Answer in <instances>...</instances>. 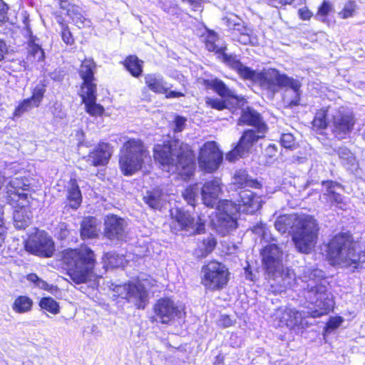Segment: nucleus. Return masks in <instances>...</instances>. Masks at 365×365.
<instances>
[{"label":"nucleus","mask_w":365,"mask_h":365,"mask_svg":"<svg viewBox=\"0 0 365 365\" xmlns=\"http://www.w3.org/2000/svg\"><path fill=\"white\" fill-rule=\"evenodd\" d=\"M99 229L98 222L93 217H84L81 224V236L82 239H92L98 236Z\"/></svg>","instance_id":"nucleus-34"},{"label":"nucleus","mask_w":365,"mask_h":365,"mask_svg":"<svg viewBox=\"0 0 365 365\" xmlns=\"http://www.w3.org/2000/svg\"><path fill=\"white\" fill-rule=\"evenodd\" d=\"M198 188L197 185H193L187 187L182 193L184 199L190 205H195V198L197 195Z\"/></svg>","instance_id":"nucleus-49"},{"label":"nucleus","mask_w":365,"mask_h":365,"mask_svg":"<svg viewBox=\"0 0 365 365\" xmlns=\"http://www.w3.org/2000/svg\"><path fill=\"white\" fill-rule=\"evenodd\" d=\"M145 82L150 90L157 93H165L170 88L167 82L159 74H147Z\"/></svg>","instance_id":"nucleus-31"},{"label":"nucleus","mask_w":365,"mask_h":365,"mask_svg":"<svg viewBox=\"0 0 365 365\" xmlns=\"http://www.w3.org/2000/svg\"><path fill=\"white\" fill-rule=\"evenodd\" d=\"M216 245V240L210 235L198 244L195 254L200 257H205L214 250Z\"/></svg>","instance_id":"nucleus-37"},{"label":"nucleus","mask_w":365,"mask_h":365,"mask_svg":"<svg viewBox=\"0 0 365 365\" xmlns=\"http://www.w3.org/2000/svg\"><path fill=\"white\" fill-rule=\"evenodd\" d=\"M27 279L36 285L40 278L36 274H30L28 275Z\"/></svg>","instance_id":"nucleus-63"},{"label":"nucleus","mask_w":365,"mask_h":365,"mask_svg":"<svg viewBox=\"0 0 365 365\" xmlns=\"http://www.w3.org/2000/svg\"><path fill=\"white\" fill-rule=\"evenodd\" d=\"M355 123V116L348 108L328 106L317 111L312 125L315 129H324L329 125L334 136L343 140L349 136Z\"/></svg>","instance_id":"nucleus-3"},{"label":"nucleus","mask_w":365,"mask_h":365,"mask_svg":"<svg viewBox=\"0 0 365 365\" xmlns=\"http://www.w3.org/2000/svg\"><path fill=\"white\" fill-rule=\"evenodd\" d=\"M302 219V215H297L295 214L292 215H284L278 217L274 222V227L276 230L282 233H286L289 232L290 230L294 232V230L299 225V220Z\"/></svg>","instance_id":"nucleus-28"},{"label":"nucleus","mask_w":365,"mask_h":365,"mask_svg":"<svg viewBox=\"0 0 365 365\" xmlns=\"http://www.w3.org/2000/svg\"><path fill=\"white\" fill-rule=\"evenodd\" d=\"M299 15L303 20H309L312 16V13L306 8L299 10Z\"/></svg>","instance_id":"nucleus-61"},{"label":"nucleus","mask_w":365,"mask_h":365,"mask_svg":"<svg viewBox=\"0 0 365 365\" xmlns=\"http://www.w3.org/2000/svg\"><path fill=\"white\" fill-rule=\"evenodd\" d=\"M227 26L233 31V38L237 39L240 43L245 45L253 43V38L251 36L252 31L245 26L240 20L235 22L234 20L229 19H227Z\"/></svg>","instance_id":"nucleus-26"},{"label":"nucleus","mask_w":365,"mask_h":365,"mask_svg":"<svg viewBox=\"0 0 365 365\" xmlns=\"http://www.w3.org/2000/svg\"><path fill=\"white\" fill-rule=\"evenodd\" d=\"M8 10V5L3 0H0V26L9 20Z\"/></svg>","instance_id":"nucleus-53"},{"label":"nucleus","mask_w":365,"mask_h":365,"mask_svg":"<svg viewBox=\"0 0 365 365\" xmlns=\"http://www.w3.org/2000/svg\"><path fill=\"white\" fill-rule=\"evenodd\" d=\"M239 209L240 207L230 200L220 201L217 207L216 215L212 219V223L216 232L225 236L236 229L237 226L236 215L239 212Z\"/></svg>","instance_id":"nucleus-10"},{"label":"nucleus","mask_w":365,"mask_h":365,"mask_svg":"<svg viewBox=\"0 0 365 365\" xmlns=\"http://www.w3.org/2000/svg\"><path fill=\"white\" fill-rule=\"evenodd\" d=\"M205 84L208 88L214 90L221 97L232 101V103L237 105L240 103V97L234 91L230 89L222 81L217 78L206 80Z\"/></svg>","instance_id":"nucleus-25"},{"label":"nucleus","mask_w":365,"mask_h":365,"mask_svg":"<svg viewBox=\"0 0 365 365\" xmlns=\"http://www.w3.org/2000/svg\"><path fill=\"white\" fill-rule=\"evenodd\" d=\"M239 198L232 203L240 207L239 212L247 211L253 212L257 210L259 207V199L250 190H241L239 193Z\"/></svg>","instance_id":"nucleus-23"},{"label":"nucleus","mask_w":365,"mask_h":365,"mask_svg":"<svg viewBox=\"0 0 365 365\" xmlns=\"http://www.w3.org/2000/svg\"><path fill=\"white\" fill-rule=\"evenodd\" d=\"M322 185L325 189L323 194L324 198L331 206H335L340 209H344L346 206L344 197L340 192L343 190L341 184L334 181H323Z\"/></svg>","instance_id":"nucleus-20"},{"label":"nucleus","mask_w":365,"mask_h":365,"mask_svg":"<svg viewBox=\"0 0 365 365\" xmlns=\"http://www.w3.org/2000/svg\"><path fill=\"white\" fill-rule=\"evenodd\" d=\"M222 60L230 67L236 71L241 78L247 80H254L256 77L255 71L242 64L236 56L222 54Z\"/></svg>","instance_id":"nucleus-24"},{"label":"nucleus","mask_w":365,"mask_h":365,"mask_svg":"<svg viewBox=\"0 0 365 365\" xmlns=\"http://www.w3.org/2000/svg\"><path fill=\"white\" fill-rule=\"evenodd\" d=\"M58 230H59V232H58L59 238L61 240L66 239L69 234V231L67 228V225L64 223H62V224L59 225Z\"/></svg>","instance_id":"nucleus-58"},{"label":"nucleus","mask_w":365,"mask_h":365,"mask_svg":"<svg viewBox=\"0 0 365 365\" xmlns=\"http://www.w3.org/2000/svg\"><path fill=\"white\" fill-rule=\"evenodd\" d=\"M61 37L62 40L68 45H71L74 42L71 33L69 31L68 26H63Z\"/></svg>","instance_id":"nucleus-55"},{"label":"nucleus","mask_w":365,"mask_h":365,"mask_svg":"<svg viewBox=\"0 0 365 365\" xmlns=\"http://www.w3.org/2000/svg\"><path fill=\"white\" fill-rule=\"evenodd\" d=\"M28 58L32 61H41L44 59L43 50L34 39H31L28 44Z\"/></svg>","instance_id":"nucleus-39"},{"label":"nucleus","mask_w":365,"mask_h":365,"mask_svg":"<svg viewBox=\"0 0 365 365\" xmlns=\"http://www.w3.org/2000/svg\"><path fill=\"white\" fill-rule=\"evenodd\" d=\"M264 269L274 292H284L287 289H294L300 285L304 289V297L307 302L313 305L310 312H301L290 309L289 328L304 327L306 317L316 318L327 314L332 309L334 302L327 287L322 284L323 272L319 269L304 268L303 274L296 278L295 273L288 267H284L282 261V250L275 244L267 245L261 252Z\"/></svg>","instance_id":"nucleus-1"},{"label":"nucleus","mask_w":365,"mask_h":365,"mask_svg":"<svg viewBox=\"0 0 365 365\" xmlns=\"http://www.w3.org/2000/svg\"><path fill=\"white\" fill-rule=\"evenodd\" d=\"M356 9V4L354 1H348L343 9V10L339 13V16L341 19H347L354 16Z\"/></svg>","instance_id":"nucleus-50"},{"label":"nucleus","mask_w":365,"mask_h":365,"mask_svg":"<svg viewBox=\"0 0 365 365\" xmlns=\"http://www.w3.org/2000/svg\"><path fill=\"white\" fill-rule=\"evenodd\" d=\"M277 153V147L274 144L269 145L265 149V153L270 158L276 155Z\"/></svg>","instance_id":"nucleus-60"},{"label":"nucleus","mask_w":365,"mask_h":365,"mask_svg":"<svg viewBox=\"0 0 365 365\" xmlns=\"http://www.w3.org/2000/svg\"><path fill=\"white\" fill-rule=\"evenodd\" d=\"M261 85L262 87L276 92L280 88H287L293 93L294 96L292 99L284 101L289 106H297L299 105L300 101V87L301 83L298 80L290 78L285 74H281L276 69H268L262 74Z\"/></svg>","instance_id":"nucleus-7"},{"label":"nucleus","mask_w":365,"mask_h":365,"mask_svg":"<svg viewBox=\"0 0 365 365\" xmlns=\"http://www.w3.org/2000/svg\"><path fill=\"white\" fill-rule=\"evenodd\" d=\"M153 156L160 164L162 169L167 172L178 173L185 179L193 174L194 155L188 145L180 140L155 145Z\"/></svg>","instance_id":"nucleus-2"},{"label":"nucleus","mask_w":365,"mask_h":365,"mask_svg":"<svg viewBox=\"0 0 365 365\" xmlns=\"http://www.w3.org/2000/svg\"><path fill=\"white\" fill-rule=\"evenodd\" d=\"M290 314L289 308L279 307L274 311L272 317L277 322V326L289 327Z\"/></svg>","instance_id":"nucleus-41"},{"label":"nucleus","mask_w":365,"mask_h":365,"mask_svg":"<svg viewBox=\"0 0 365 365\" xmlns=\"http://www.w3.org/2000/svg\"><path fill=\"white\" fill-rule=\"evenodd\" d=\"M10 202H19L21 206L29 205L31 197L25 193L29 189L28 180L23 178H12L6 186Z\"/></svg>","instance_id":"nucleus-18"},{"label":"nucleus","mask_w":365,"mask_h":365,"mask_svg":"<svg viewBox=\"0 0 365 365\" xmlns=\"http://www.w3.org/2000/svg\"><path fill=\"white\" fill-rule=\"evenodd\" d=\"M70 10V14L68 16L72 19L73 22L78 27L82 28L88 25L89 21L83 16L80 7L76 6Z\"/></svg>","instance_id":"nucleus-43"},{"label":"nucleus","mask_w":365,"mask_h":365,"mask_svg":"<svg viewBox=\"0 0 365 365\" xmlns=\"http://www.w3.org/2000/svg\"><path fill=\"white\" fill-rule=\"evenodd\" d=\"M165 94H166V98H180V97H182L184 96V94L181 92H177V91H167V93H165Z\"/></svg>","instance_id":"nucleus-62"},{"label":"nucleus","mask_w":365,"mask_h":365,"mask_svg":"<svg viewBox=\"0 0 365 365\" xmlns=\"http://www.w3.org/2000/svg\"><path fill=\"white\" fill-rule=\"evenodd\" d=\"M104 264L106 268H114L123 266L124 258L115 253H107L103 257Z\"/></svg>","instance_id":"nucleus-42"},{"label":"nucleus","mask_w":365,"mask_h":365,"mask_svg":"<svg viewBox=\"0 0 365 365\" xmlns=\"http://www.w3.org/2000/svg\"><path fill=\"white\" fill-rule=\"evenodd\" d=\"M230 272L222 263L210 261L201 269V284L209 291L224 289L229 281Z\"/></svg>","instance_id":"nucleus-9"},{"label":"nucleus","mask_w":365,"mask_h":365,"mask_svg":"<svg viewBox=\"0 0 365 365\" xmlns=\"http://www.w3.org/2000/svg\"><path fill=\"white\" fill-rule=\"evenodd\" d=\"M40 307L51 312V314H56L59 312V306L58 303L51 297L42 298L39 302Z\"/></svg>","instance_id":"nucleus-44"},{"label":"nucleus","mask_w":365,"mask_h":365,"mask_svg":"<svg viewBox=\"0 0 365 365\" xmlns=\"http://www.w3.org/2000/svg\"><path fill=\"white\" fill-rule=\"evenodd\" d=\"M112 153V147L108 143H101L89 153L86 161L93 166L105 165L108 163Z\"/></svg>","instance_id":"nucleus-22"},{"label":"nucleus","mask_w":365,"mask_h":365,"mask_svg":"<svg viewBox=\"0 0 365 365\" xmlns=\"http://www.w3.org/2000/svg\"><path fill=\"white\" fill-rule=\"evenodd\" d=\"M230 100L223 101L217 98L206 97L205 103L207 106L217 110H222L225 108H228V103Z\"/></svg>","instance_id":"nucleus-46"},{"label":"nucleus","mask_w":365,"mask_h":365,"mask_svg":"<svg viewBox=\"0 0 365 365\" xmlns=\"http://www.w3.org/2000/svg\"><path fill=\"white\" fill-rule=\"evenodd\" d=\"M332 10V5L330 2L324 1L319 8L317 16L320 17L322 21H324L327 16Z\"/></svg>","instance_id":"nucleus-51"},{"label":"nucleus","mask_w":365,"mask_h":365,"mask_svg":"<svg viewBox=\"0 0 365 365\" xmlns=\"http://www.w3.org/2000/svg\"><path fill=\"white\" fill-rule=\"evenodd\" d=\"M154 321L161 324H168L175 317L182 318L184 312L181 308L170 298H161L154 304Z\"/></svg>","instance_id":"nucleus-14"},{"label":"nucleus","mask_w":365,"mask_h":365,"mask_svg":"<svg viewBox=\"0 0 365 365\" xmlns=\"http://www.w3.org/2000/svg\"><path fill=\"white\" fill-rule=\"evenodd\" d=\"M326 252L329 261L333 265L356 268L360 263L365 262V251L347 233L333 237L327 245Z\"/></svg>","instance_id":"nucleus-4"},{"label":"nucleus","mask_w":365,"mask_h":365,"mask_svg":"<svg viewBox=\"0 0 365 365\" xmlns=\"http://www.w3.org/2000/svg\"><path fill=\"white\" fill-rule=\"evenodd\" d=\"M343 322V318L341 317H331L327 323V330L335 329L338 328Z\"/></svg>","instance_id":"nucleus-54"},{"label":"nucleus","mask_w":365,"mask_h":365,"mask_svg":"<svg viewBox=\"0 0 365 365\" xmlns=\"http://www.w3.org/2000/svg\"><path fill=\"white\" fill-rule=\"evenodd\" d=\"M66 198L73 209L76 210L81 204L82 195L76 180H70Z\"/></svg>","instance_id":"nucleus-35"},{"label":"nucleus","mask_w":365,"mask_h":365,"mask_svg":"<svg viewBox=\"0 0 365 365\" xmlns=\"http://www.w3.org/2000/svg\"><path fill=\"white\" fill-rule=\"evenodd\" d=\"M219 325L224 327H230L232 325L233 322L232 319L227 315H222L219 320Z\"/></svg>","instance_id":"nucleus-57"},{"label":"nucleus","mask_w":365,"mask_h":365,"mask_svg":"<svg viewBox=\"0 0 365 365\" xmlns=\"http://www.w3.org/2000/svg\"><path fill=\"white\" fill-rule=\"evenodd\" d=\"M238 124L249 125L254 127L253 129H259L261 125H267L262 120L260 114L255 110L249 107L242 110Z\"/></svg>","instance_id":"nucleus-30"},{"label":"nucleus","mask_w":365,"mask_h":365,"mask_svg":"<svg viewBox=\"0 0 365 365\" xmlns=\"http://www.w3.org/2000/svg\"><path fill=\"white\" fill-rule=\"evenodd\" d=\"M116 296L125 299L138 309H144L148 302V292L140 283L115 285L113 288Z\"/></svg>","instance_id":"nucleus-12"},{"label":"nucleus","mask_w":365,"mask_h":365,"mask_svg":"<svg viewBox=\"0 0 365 365\" xmlns=\"http://www.w3.org/2000/svg\"><path fill=\"white\" fill-rule=\"evenodd\" d=\"M150 158L149 152L139 139L127 140L120 149L119 166L124 175L130 176L140 170Z\"/></svg>","instance_id":"nucleus-6"},{"label":"nucleus","mask_w":365,"mask_h":365,"mask_svg":"<svg viewBox=\"0 0 365 365\" xmlns=\"http://www.w3.org/2000/svg\"><path fill=\"white\" fill-rule=\"evenodd\" d=\"M267 130V125H261L259 129L245 130L235 147L226 155V160L235 162L240 158H244L250 152L258 140L264 137Z\"/></svg>","instance_id":"nucleus-11"},{"label":"nucleus","mask_w":365,"mask_h":365,"mask_svg":"<svg viewBox=\"0 0 365 365\" xmlns=\"http://www.w3.org/2000/svg\"><path fill=\"white\" fill-rule=\"evenodd\" d=\"M337 154L344 165H354L356 158L348 148L345 147L339 148L337 150Z\"/></svg>","instance_id":"nucleus-45"},{"label":"nucleus","mask_w":365,"mask_h":365,"mask_svg":"<svg viewBox=\"0 0 365 365\" xmlns=\"http://www.w3.org/2000/svg\"><path fill=\"white\" fill-rule=\"evenodd\" d=\"M280 142L282 146L285 148L292 149L295 145L294 138L291 133H283L281 136Z\"/></svg>","instance_id":"nucleus-52"},{"label":"nucleus","mask_w":365,"mask_h":365,"mask_svg":"<svg viewBox=\"0 0 365 365\" xmlns=\"http://www.w3.org/2000/svg\"><path fill=\"white\" fill-rule=\"evenodd\" d=\"M37 107L34 105V102L29 98L24 99L22 101L16 108L14 112V117H20L24 113L30 110L33 108Z\"/></svg>","instance_id":"nucleus-47"},{"label":"nucleus","mask_w":365,"mask_h":365,"mask_svg":"<svg viewBox=\"0 0 365 365\" xmlns=\"http://www.w3.org/2000/svg\"><path fill=\"white\" fill-rule=\"evenodd\" d=\"M232 183L237 185L238 187H255L257 188L259 183L256 180L250 178L245 170H237L233 177Z\"/></svg>","instance_id":"nucleus-36"},{"label":"nucleus","mask_w":365,"mask_h":365,"mask_svg":"<svg viewBox=\"0 0 365 365\" xmlns=\"http://www.w3.org/2000/svg\"><path fill=\"white\" fill-rule=\"evenodd\" d=\"M222 160V153L215 142H207L201 148L198 157L200 168L207 173L216 170Z\"/></svg>","instance_id":"nucleus-16"},{"label":"nucleus","mask_w":365,"mask_h":365,"mask_svg":"<svg viewBox=\"0 0 365 365\" xmlns=\"http://www.w3.org/2000/svg\"><path fill=\"white\" fill-rule=\"evenodd\" d=\"M124 66L134 77H138L143 72V61L135 56H130L124 61Z\"/></svg>","instance_id":"nucleus-38"},{"label":"nucleus","mask_w":365,"mask_h":365,"mask_svg":"<svg viewBox=\"0 0 365 365\" xmlns=\"http://www.w3.org/2000/svg\"><path fill=\"white\" fill-rule=\"evenodd\" d=\"M45 92V85L42 83H38L34 88L32 96L31 98H29V99L31 100L34 105L38 107L43 99Z\"/></svg>","instance_id":"nucleus-48"},{"label":"nucleus","mask_w":365,"mask_h":365,"mask_svg":"<svg viewBox=\"0 0 365 365\" xmlns=\"http://www.w3.org/2000/svg\"><path fill=\"white\" fill-rule=\"evenodd\" d=\"M204 42L206 48L209 51L215 52L217 53L223 54L226 46L220 39L217 34L212 31H207L206 35L204 37Z\"/></svg>","instance_id":"nucleus-32"},{"label":"nucleus","mask_w":365,"mask_h":365,"mask_svg":"<svg viewBox=\"0 0 365 365\" xmlns=\"http://www.w3.org/2000/svg\"><path fill=\"white\" fill-rule=\"evenodd\" d=\"M59 6L61 9L66 11L67 15L70 14V10L76 5L71 4L67 0H60Z\"/></svg>","instance_id":"nucleus-59"},{"label":"nucleus","mask_w":365,"mask_h":365,"mask_svg":"<svg viewBox=\"0 0 365 365\" xmlns=\"http://www.w3.org/2000/svg\"><path fill=\"white\" fill-rule=\"evenodd\" d=\"M62 260L66 266L67 275L75 284H80L92 280L96 258L93 252L87 247L68 249L63 252Z\"/></svg>","instance_id":"nucleus-5"},{"label":"nucleus","mask_w":365,"mask_h":365,"mask_svg":"<svg viewBox=\"0 0 365 365\" xmlns=\"http://www.w3.org/2000/svg\"><path fill=\"white\" fill-rule=\"evenodd\" d=\"M36 286H38L41 289H47L49 285L44 280L39 279Z\"/></svg>","instance_id":"nucleus-64"},{"label":"nucleus","mask_w":365,"mask_h":365,"mask_svg":"<svg viewBox=\"0 0 365 365\" xmlns=\"http://www.w3.org/2000/svg\"><path fill=\"white\" fill-rule=\"evenodd\" d=\"M143 201L150 208L160 210L164 205L165 198L161 190L153 189L145 192Z\"/></svg>","instance_id":"nucleus-33"},{"label":"nucleus","mask_w":365,"mask_h":365,"mask_svg":"<svg viewBox=\"0 0 365 365\" xmlns=\"http://www.w3.org/2000/svg\"><path fill=\"white\" fill-rule=\"evenodd\" d=\"M96 90H91L88 93L81 92L80 94L86 112L92 116L101 115L104 111L103 107L96 103Z\"/></svg>","instance_id":"nucleus-29"},{"label":"nucleus","mask_w":365,"mask_h":365,"mask_svg":"<svg viewBox=\"0 0 365 365\" xmlns=\"http://www.w3.org/2000/svg\"><path fill=\"white\" fill-rule=\"evenodd\" d=\"M103 233L110 240H125L128 234L126 220L115 215H107L104 220Z\"/></svg>","instance_id":"nucleus-17"},{"label":"nucleus","mask_w":365,"mask_h":365,"mask_svg":"<svg viewBox=\"0 0 365 365\" xmlns=\"http://www.w3.org/2000/svg\"><path fill=\"white\" fill-rule=\"evenodd\" d=\"M26 251L37 256L50 257L55 251L54 242L44 232H38L25 243Z\"/></svg>","instance_id":"nucleus-15"},{"label":"nucleus","mask_w":365,"mask_h":365,"mask_svg":"<svg viewBox=\"0 0 365 365\" xmlns=\"http://www.w3.org/2000/svg\"><path fill=\"white\" fill-rule=\"evenodd\" d=\"M222 181L220 178H214L205 182L201 187V197L203 204L207 207L217 206L218 198L222 193Z\"/></svg>","instance_id":"nucleus-19"},{"label":"nucleus","mask_w":365,"mask_h":365,"mask_svg":"<svg viewBox=\"0 0 365 365\" xmlns=\"http://www.w3.org/2000/svg\"><path fill=\"white\" fill-rule=\"evenodd\" d=\"M172 223H176L175 228L190 232V234H200L205 230V224L200 217L195 219L189 212L178 207L170 210Z\"/></svg>","instance_id":"nucleus-13"},{"label":"nucleus","mask_w":365,"mask_h":365,"mask_svg":"<svg viewBox=\"0 0 365 365\" xmlns=\"http://www.w3.org/2000/svg\"><path fill=\"white\" fill-rule=\"evenodd\" d=\"M318 232L317 220L312 216L302 215L299 225L292 233V241L296 250L303 254L310 253L317 244Z\"/></svg>","instance_id":"nucleus-8"},{"label":"nucleus","mask_w":365,"mask_h":365,"mask_svg":"<svg viewBox=\"0 0 365 365\" xmlns=\"http://www.w3.org/2000/svg\"><path fill=\"white\" fill-rule=\"evenodd\" d=\"M96 63L93 59L86 58L81 63L79 69V74L83 82L81 88V92H89L91 90H96V85L93 83L94 70Z\"/></svg>","instance_id":"nucleus-21"},{"label":"nucleus","mask_w":365,"mask_h":365,"mask_svg":"<svg viewBox=\"0 0 365 365\" xmlns=\"http://www.w3.org/2000/svg\"><path fill=\"white\" fill-rule=\"evenodd\" d=\"M32 300L26 296H19L14 302L13 310L16 313H25L31 309Z\"/></svg>","instance_id":"nucleus-40"},{"label":"nucleus","mask_w":365,"mask_h":365,"mask_svg":"<svg viewBox=\"0 0 365 365\" xmlns=\"http://www.w3.org/2000/svg\"><path fill=\"white\" fill-rule=\"evenodd\" d=\"M186 119L182 116H176L174 120L173 130L175 133L181 132L185 126Z\"/></svg>","instance_id":"nucleus-56"},{"label":"nucleus","mask_w":365,"mask_h":365,"mask_svg":"<svg viewBox=\"0 0 365 365\" xmlns=\"http://www.w3.org/2000/svg\"><path fill=\"white\" fill-rule=\"evenodd\" d=\"M16 207L14 212V224L17 229H25L28 227L31 220L32 215L29 206H21L19 202H11Z\"/></svg>","instance_id":"nucleus-27"}]
</instances>
